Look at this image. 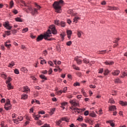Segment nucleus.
Masks as SVG:
<instances>
[{"label":"nucleus","mask_w":127,"mask_h":127,"mask_svg":"<svg viewBox=\"0 0 127 127\" xmlns=\"http://www.w3.org/2000/svg\"><path fill=\"white\" fill-rule=\"evenodd\" d=\"M61 120L62 122L64 121V122H66V123L69 122V119H68V118L67 117H63L61 118Z\"/></svg>","instance_id":"5701e85b"},{"label":"nucleus","mask_w":127,"mask_h":127,"mask_svg":"<svg viewBox=\"0 0 127 127\" xmlns=\"http://www.w3.org/2000/svg\"><path fill=\"white\" fill-rule=\"evenodd\" d=\"M61 123H62V121L61 120V119L56 121V124L57 126H60V124H61Z\"/></svg>","instance_id":"c9c22d12"},{"label":"nucleus","mask_w":127,"mask_h":127,"mask_svg":"<svg viewBox=\"0 0 127 127\" xmlns=\"http://www.w3.org/2000/svg\"><path fill=\"white\" fill-rule=\"evenodd\" d=\"M60 37H61V38L62 39V41H63V40H64V37H65V33H63L60 34Z\"/></svg>","instance_id":"7c9ffc66"},{"label":"nucleus","mask_w":127,"mask_h":127,"mask_svg":"<svg viewBox=\"0 0 127 127\" xmlns=\"http://www.w3.org/2000/svg\"><path fill=\"white\" fill-rule=\"evenodd\" d=\"M0 49L1 50H5V48L4 47V45H1V46H0Z\"/></svg>","instance_id":"e2e57ef3"},{"label":"nucleus","mask_w":127,"mask_h":127,"mask_svg":"<svg viewBox=\"0 0 127 127\" xmlns=\"http://www.w3.org/2000/svg\"><path fill=\"white\" fill-rule=\"evenodd\" d=\"M120 73H121V71L120 70H116L112 71L111 74L114 76H118L120 74Z\"/></svg>","instance_id":"4468645a"},{"label":"nucleus","mask_w":127,"mask_h":127,"mask_svg":"<svg viewBox=\"0 0 127 127\" xmlns=\"http://www.w3.org/2000/svg\"><path fill=\"white\" fill-rule=\"evenodd\" d=\"M120 40L121 39H120V38H116L115 39V41L114 42V43H118V42H119V41H120Z\"/></svg>","instance_id":"13d9d810"},{"label":"nucleus","mask_w":127,"mask_h":127,"mask_svg":"<svg viewBox=\"0 0 127 127\" xmlns=\"http://www.w3.org/2000/svg\"><path fill=\"white\" fill-rule=\"evenodd\" d=\"M83 62L85 64H89V63H90V61L87 59H84L83 60Z\"/></svg>","instance_id":"cd10ccee"},{"label":"nucleus","mask_w":127,"mask_h":127,"mask_svg":"<svg viewBox=\"0 0 127 127\" xmlns=\"http://www.w3.org/2000/svg\"><path fill=\"white\" fill-rule=\"evenodd\" d=\"M84 116H88L89 115V111H86L84 113Z\"/></svg>","instance_id":"69168bd1"},{"label":"nucleus","mask_w":127,"mask_h":127,"mask_svg":"<svg viewBox=\"0 0 127 127\" xmlns=\"http://www.w3.org/2000/svg\"><path fill=\"white\" fill-rule=\"evenodd\" d=\"M70 109L72 111H75V113H78V114L80 113V109L76 107H74V106H72L70 108Z\"/></svg>","instance_id":"f8f14e48"},{"label":"nucleus","mask_w":127,"mask_h":127,"mask_svg":"<svg viewBox=\"0 0 127 127\" xmlns=\"http://www.w3.org/2000/svg\"><path fill=\"white\" fill-rule=\"evenodd\" d=\"M109 73H110V71L109 70V69H106L105 70V72H104L105 76L108 75Z\"/></svg>","instance_id":"a18cd8bd"},{"label":"nucleus","mask_w":127,"mask_h":127,"mask_svg":"<svg viewBox=\"0 0 127 127\" xmlns=\"http://www.w3.org/2000/svg\"><path fill=\"white\" fill-rule=\"evenodd\" d=\"M47 63V62L45 61V60H41L40 64L42 65H43L44 64H46Z\"/></svg>","instance_id":"79ce46f5"},{"label":"nucleus","mask_w":127,"mask_h":127,"mask_svg":"<svg viewBox=\"0 0 127 127\" xmlns=\"http://www.w3.org/2000/svg\"><path fill=\"white\" fill-rule=\"evenodd\" d=\"M7 43H10V40H8L6 42L4 43V46L6 47L8 49H9L11 47V44H7Z\"/></svg>","instance_id":"1a4fd4ad"},{"label":"nucleus","mask_w":127,"mask_h":127,"mask_svg":"<svg viewBox=\"0 0 127 127\" xmlns=\"http://www.w3.org/2000/svg\"><path fill=\"white\" fill-rule=\"evenodd\" d=\"M33 117L34 118L35 121H38V119L40 118V115H36L35 114H33Z\"/></svg>","instance_id":"4be33fe9"},{"label":"nucleus","mask_w":127,"mask_h":127,"mask_svg":"<svg viewBox=\"0 0 127 127\" xmlns=\"http://www.w3.org/2000/svg\"><path fill=\"white\" fill-rule=\"evenodd\" d=\"M67 87H64L63 88V93H66L67 92Z\"/></svg>","instance_id":"6e6d98bb"},{"label":"nucleus","mask_w":127,"mask_h":127,"mask_svg":"<svg viewBox=\"0 0 127 127\" xmlns=\"http://www.w3.org/2000/svg\"><path fill=\"white\" fill-rule=\"evenodd\" d=\"M21 71L24 73H27L28 72V69H27L26 67L23 66L21 68Z\"/></svg>","instance_id":"a211bd4d"},{"label":"nucleus","mask_w":127,"mask_h":127,"mask_svg":"<svg viewBox=\"0 0 127 127\" xmlns=\"http://www.w3.org/2000/svg\"><path fill=\"white\" fill-rule=\"evenodd\" d=\"M78 19H80V18L78 17H74V18L73 19V22H75V23H77Z\"/></svg>","instance_id":"a19ab883"},{"label":"nucleus","mask_w":127,"mask_h":127,"mask_svg":"<svg viewBox=\"0 0 127 127\" xmlns=\"http://www.w3.org/2000/svg\"><path fill=\"white\" fill-rule=\"evenodd\" d=\"M3 26L8 30H10V29L12 28V26H10V25L9 24V22L8 21L4 22V23L3 24Z\"/></svg>","instance_id":"39448f33"},{"label":"nucleus","mask_w":127,"mask_h":127,"mask_svg":"<svg viewBox=\"0 0 127 127\" xmlns=\"http://www.w3.org/2000/svg\"><path fill=\"white\" fill-rule=\"evenodd\" d=\"M100 53L98 52V54H105L107 52L106 50H102L99 52Z\"/></svg>","instance_id":"c03bdc74"},{"label":"nucleus","mask_w":127,"mask_h":127,"mask_svg":"<svg viewBox=\"0 0 127 127\" xmlns=\"http://www.w3.org/2000/svg\"><path fill=\"white\" fill-rule=\"evenodd\" d=\"M14 72L15 73V74L18 75V74H19V70L16 68L14 70Z\"/></svg>","instance_id":"3c124183"},{"label":"nucleus","mask_w":127,"mask_h":127,"mask_svg":"<svg viewBox=\"0 0 127 127\" xmlns=\"http://www.w3.org/2000/svg\"><path fill=\"white\" fill-rule=\"evenodd\" d=\"M23 120V118L21 116H18L17 119H13L14 124L17 125L19 124V122H21Z\"/></svg>","instance_id":"423d86ee"},{"label":"nucleus","mask_w":127,"mask_h":127,"mask_svg":"<svg viewBox=\"0 0 127 127\" xmlns=\"http://www.w3.org/2000/svg\"><path fill=\"white\" fill-rule=\"evenodd\" d=\"M38 10V9L34 8V12L33 11L31 12V14H32V15H34V14H35V13H37Z\"/></svg>","instance_id":"c756f323"},{"label":"nucleus","mask_w":127,"mask_h":127,"mask_svg":"<svg viewBox=\"0 0 127 127\" xmlns=\"http://www.w3.org/2000/svg\"><path fill=\"white\" fill-rule=\"evenodd\" d=\"M90 117H91L92 118H96V114H95V112H92L89 114Z\"/></svg>","instance_id":"4c0bfd02"},{"label":"nucleus","mask_w":127,"mask_h":127,"mask_svg":"<svg viewBox=\"0 0 127 127\" xmlns=\"http://www.w3.org/2000/svg\"><path fill=\"white\" fill-rule=\"evenodd\" d=\"M122 76H121L122 78H125V77H126V76H127V71L126 70L125 71H124L123 74H122Z\"/></svg>","instance_id":"58836bf2"},{"label":"nucleus","mask_w":127,"mask_h":127,"mask_svg":"<svg viewBox=\"0 0 127 127\" xmlns=\"http://www.w3.org/2000/svg\"><path fill=\"white\" fill-rule=\"evenodd\" d=\"M4 109L6 111L11 110V105L10 104V100L9 99H7L6 103L4 105Z\"/></svg>","instance_id":"7ed1b4c3"},{"label":"nucleus","mask_w":127,"mask_h":127,"mask_svg":"<svg viewBox=\"0 0 127 127\" xmlns=\"http://www.w3.org/2000/svg\"><path fill=\"white\" fill-rule=\"evenodd\" d=\"M82 31H77V36L79 38H80L81 36H82Z\"/></svg>","instance_id":"e433bc0d"},{"label":"nucleus","mask_w":127,"mask_h":127,"mask_svg":"<svg viewBox=\"0 0 127 127\" xmlns=\"http://www.w3.org/2000/svg\"><path fill=\"white\" fill-rule=\"evenodd\" d=\"M114 83H115V84H120L122 83V80H121V79L118 77L114 79Z\"/></svg>","instance_id":"f3484780"},{"label":"nucleus","mask_w":127,"mask_h":127,"mask_svg":"<svg viewBox=\"0 0 127 127\" xmlns=\"http://www.w3.org/2000/svg\"><path fill=\"white\" fill-rule=\"evenodd\" d=\"M61 25L62 27H65L66 26V23H65V22L62 21L61 22Z\"/></svg>","instance_id":"ea45409f"},{"label":"nucleus","mask_w":127,"mask_h":127,"mask_svg":"<svg viewBox=\"0 0 127 127\" xmlns=\"http://www.w3.org/2000/svg\"><path fill=\"white\" fill-rule=\"evenodd\" d=\"M1 76H2V78H4V79H5V80H6L7 75H6L5 74H2L1 75Z\"/></svg>","instance_id":"864d4df0"},{"label":"nucleus","mask_w":127,"mask_h":127,"mask_svg":"<svg viewBox=\"0 0 127 127\" xmlns=\"http://www.w3.org/2000/svg\"><path fill=\"white\" fill-rule=\"evenodd\" d=\"M66 33L67 35V38L68 39H71V35H72V31L70 30H67L66 31Z\"/></svg>","instance_id":"2eb2a0df"},{"label":"nucleus","mask_w":127,"mask_h":127,"mask_svg":"<svg viewBox=\"0 0 127 127\" xmlns=\"http://www.w3.org/2000/svg\"><path fill=\"white\" fill-rule=\"evenodd\" d=\"M104 64L105 65H109L110 66H111V65H114V63L113 61H106L105 62H104Z\"/></svg>","instance_id":"dca6fc26"},{"label":"nucleus","mask_w":127,"mask_h":127,"mask_svg":"<svg viewBox=\"0 0 127 127\" xmlns=\"http://www.w3.org/2000/svg\"><path fill=\"white\" fill-rule=\"evenodd\" d=\"M48 54V52H47V50H45L43 52V55L44 56H46Z\"/></svg>","instance_id":"de8ad7c7"},{"label":"nucleus","mask_w":127,"mask_h":127,"mask_svg":"<svg viewBox=\"0 0 127 127\" xmlns=\"http://www.w3.org/2000/svg\"><path fill=\"white\" fill-rule=\"evenodd\" d=\"M80 126L81 127H87V125L84 123L81 124Z\"/></svg>","instance_id":"774afa93"},{"label":"nucleus","mask_w":127,"mask_h":127,"mask_svg":"<svg viewBox=\"0 0 127 127\" xmlns=\"http://www.w3.org/2000/svg\"><path fill=\"white\" fill-rule=\"evenodd\" d=\"M40 78L41 79H42L43 80H47V77L45 76V75L42 74L39 76Z\"/></svg>","instance_id":"c85d7f7f"},{"label":"nucleus","mask_w":127,"mask_h":127,"mask_svg":"<svg viewBox=\"0 0 127 127\" xmlns=\"http://www.w3.org/2000/svg\"><path fill=\"white\" fill-rule=\"evenodd\" d=\"M23 92L24 93H28V92H30V89L27 86H24Z\"/></svg>","instance_id":"9b49d317"},{"label":"nucleus","mask_w":127,"mask_h":127,"mask_svg":"<svg viewBox=\"0 0 127 127\" xmlns=\"http://www.w3.org/2000/svg\"><path fill=\"white\" fill-rule=\"evenodd\" d=\"M12 79L10 76H8L7 77V80H6V84L10 83V82H11Z\"/></svg>","instance_id":"393cba45"},{"label":"nucleus","mask_w":127,"mask_h":127,"mask_svg":"<svg viewBox=\"0 0 127 127\" xmlns=\"http://www.w3.org/2000/svg\"><path fill=\"white\" fill-rule=\"evenodd\" d=\"M54 112H55V108H53L50 110V114L51 116H52L54 114Z\"/></svg>","instance_id":"72a5a7b5"},{"label":"nucleus","mask_w":127,"mask_h":127,"mask_svg":"<svg viewBox=\"0 0 127 127\" xmlns=\"http://www.w3.org/2000/svg\"><path fill=\"white\" fill-rule=\"evenodd\" d=\"M103 72H104V68H100V69H99V72H98V73L99 74H102V73H103Z\"/></svg>","instance_id":"bf43d9fd"},{"label":"nucleus","mask_w":127,"mask_h":127,"mask_svg":"<svg viewBox=\"0 0 127 127\" xmlns=\"http://www.w3.org/2000/svg\"><path fill=\"white\" fill-rule=\"evenodd\" d=\"M12 12H13V13H14V14H17V13H18V12L17 11V10H16V9H14V10H13Z\"/></svg>","instance_id":"0e129e2a"},{"label":"nucleus","mask_w":127,"mask_h":127,"mask_svg":"<svg viewBox=\"0 0 127 127\" xmlns=\"http://www.w3.org/2000/svg\"><path fill=\"white\" fill-rule=\"evenodd\" d=\"M7 85V87L8 90H12L13 89V86L11 85V83H6Z\"/></svg>","instance_id":"6ab92c4d"},{"label":"nucleus","mask_w":127,"mask_h":127,"mask_svg":"<svg viewBox=\"0 0 127 127\" xmlns=\"http://www.w3.org/2000/svg\"><path fill=\"white\" fill-rule=\"evenodd\" d=\"M37 124L38 126H41V125H43V122L41 120H39L37 122Z\"/></svg>","instance_id":"49530a36"},{"label":"nucleus","mask_w":127,"mask_h":127,"mask_svg":"<svg viewBox=\"0 0 127 127\" xmlns=\"http://www.w3.org/2000/svg\"><path fill=\"white\" fill-rule=\"evenodd\" d=\"M72 67L75 69V70H77V71H80V68L77 66H76V65H72Z\"/></svg>","instance_id":"473e14b6"},{"label":"nucleus","mask_w":127,"mask_h":127,"mask_svg":"<svg viewBox=\"0 0 127 127\" xmlns=\"http://www.w3.org/2000/svg\"><path fill=\"white\" fill-rule=\"evenodd\" d=\"M74 60L76 62L77 64H78V65H80L82 63V60L77 58H74Z\"/></svg>","instance_id":"aec40b11"},{"label":"nucleus","mask_w":127,"mask_h":127,"mask_svg":"<svg viewBox=\"0 0 127 127\" xmlns=\"http://www.w3.org/2000/svg\"><path fill=\"white\" fill-rule=\"evenodd\" d=\"M109 110L110 112H115L117 111V107L115 105H110L109 107Z\"/></svg>","instance_id":"6e6552de"},{"label":"nucleus","mask_w":127,"mask_h":127,"mask_svg":"<svg viewBox=\"0 0 127 127\" xmlns=\"http://www.w3.org/2000/svg\"><path fill=\"white\" fill-rule=\"evenodd\" d=\"M15 20L18 22H22V19H21V18L20 17H17L15 18Z\"/></svg>","instance_id":"2f4dec72"},{"label":"nucleus","mask_w":127,"mask_h":127,"mask_svg":"<svg viewBox=\"0 0 127 127\" xmlns=\"http://www.w3.org/2000/svg\"><path fill=\"white\" fill-rule=\"evenodd\" d=\"M27 8L30 10V11H33V9H32V7L30 6H26Z\"/></svg>","instance_id":"603ef678"},{"label":"nucleus","mask_w":127,"mask_h":127,"mask_svg":"<svg viewBox=\"0 0 127 127\" xmlns=\"http://www.w3.org/2000/svg\"><path fill=\"white\" fill-rule=\"evenodd\" d=\"M62 93H63V91L61 90L57 91V95H61L62 94Z\"/></svg>","instance_id":"052dcab7"},{"label":"nucleus","mask_w":127,"mask_h":127,"mask_svg":"<svg viewBox=\"0 0 127 127\" xmlns=\"http://www.w3.org/2000/svg\"><path fill=\"white\" fill-rule=\"evenodd\" d=\"M14 5V3H13V0H11L9 2V8H12Z\"/></svg>","instance_id":"bb28decb"},{"label":"nucleus","mask_w":127,"mask_h":127,"mask_svg":"<svg viewBox=\"0 0 127 127\" xmlns=\"http://www.w3.org/2000/svg\"><path fill=\"white\" fill-rule=\"evenodd\" d=\"M67 46H70V45L72 44V42L71 41H69L66 43Z\"/></svg>","instance_id":"4d7b16f0"},{"label":"nucleus","mask_w":127,"mask_h":127,"mask_svg":"<svg viewBox=\"0 0 127 127\" xmlns=\"http://www.w3.org/2000/svg\"><path fill=\"white\" fill-rule=\"evenodd\" d=\"M52 72H53V70H52V68H50V69L49 70L48 73H49V75H51V74H52Z\"/></svg>","instance_id":"680f3d73"},{"label":"nucleus","mask_w":127,"mask_h":127,"mask_svg":"<svg viewBox=\"0 0 127 127\" xmlns=\"http://www.w3.org/2000/svg\"><path fill=\"white\" fill-rule=\"evenodd\" d=\"M108 103H110L111 105H113V104H115L116 102H115V100L113 98H111L108 101Z\"/></svg>","instance_id":"a878e982"},{"label":"nucleus","mask_w":127,"mask_h":127,"mask_svg":"<svg viewBox=\"0 0 127 127\" xmlns=\"http://www.w3.org/2000/svg\"><path fill=\"white\" fill-rule=\"evenodd\" d=\"M81 93H82V94H83V96H84V97H87V94L85 92V90L84 89V88L81 89Z\"/></svg>","instance_id":"f704fd0d"},{"label":"nucleus","mask_w":127,"mask_h":127,"mask_svg":"<svg viewBox=\"0 0 127 127\" xmlns=\"http://www.w3.org/2000/svg\"><path fill=\"white\" fill-rule=\"evenodd\" d=\"M69 103L73 106V107H79V103L76 102V101L75 100H70Z\"/></svg>","instance_id":"0eeeda50"},{"label":"nucleus","mask_w":127,"mask_h":127,"mask_svg":"<svg viewBox=\"0 0 127 127\" xmlns=\"http://www.w3.org/2000/svg\"><path fill=\"white\" fill-rule=\"evenodd\" d=\"M64 3L63 0H60L59 1H55L53 4V6L55 9V12L57 13H61L62 12V9H61V4Z\"/></svg>","instance_id":"f03ea898"},{"label":"nucleus","mask_w":127,"mask_h":127,"mask_svg":"<svg viewBox=\"0 0 127 127\" xmlns=\"http://www.w3.org/2000/svg\"><path fill=\"white\" fill-rule=\"evenodd\" d=\"M4 33L7 35L8 36L10 35L11 33H10V31H5L4 32Z\"/></svg>","instance_id":"8fccbe9b"},{"label":"nucleus","mask_w":127,"mask_h":127,"mask_svg":"<svg viewBox=\"0 0 127 127\" xmlns=\"http://www.w3.org/2000/svg\"><path fill=\"white\" fill-rule=\"evenodd\" d=\"M28 97V95H27V94H23L21 95V100H26V99H27Z\"/></svg>","instance_id":"412c9836"},{"label":"nucleus","mask_w":127,"mask_h":127,"mask_svg":"<svg viewBox=\"0 0 127 127\" xmlns=\"http://www.w3.org/2000/svg\"><path fill=\"white\" fill-rule=\"evenodd\" d=\"M74 87H77V86H80V83L77 82L73 84Z\"/></svg>","instance_id":"5fc2aeb1"},{"label":"nucleus","mask_w":127,"mask_h":127,"mask_svg":"<svg viewBox=\"0 0 127 127\" xmlns=\"http://www.w3.org/2000/svg\"><path fill=\"white\" fill-rule=\"evenodd\" d=\"M34 88L36 89V90H41V87L40 86H35Z\"/></svg>","instance_id":"338daca9"},{"label":"nucleus","mask_w":127,"mask_h":127,"mask_svg":"<svg viewBox=\"0 0 127 127\" xmlns=\"http://www.w3.org/2000/svg\"><path fill=\"white\" fill-rule=\"evenodd\" d=\"M50 34H51V31H50V29H49L44 34H41L39 35L37 38L36 41H37V42H39V41H41V40H43V38L44 39H45V40H48V41H51V40H56V39L54 38H48L49 37H50L51 36Z\"/></svg>","instance_id":"f257e3e1"},{"label":"nucleus","mask_w":127,"mask_h":127,"mask_svg":"<svg viewBox=\"0 0 127 127\" xmlns=\"http://www.w3.org/2000/svg\"><path fill=\"white\" fill-rule=\"evenodd\" d=\"M49 28L51 29V33H53V34H57V31L56 30V28H55V25H50Z\"/></svg>","instance_id":"20e7f679"},{"label":"nucleus","mask_w":127,"mask_h":127,"mask_svg":"<svg viewBox=\"0 0 127 127\" xmlns=\"http://www.w3.org/2000/svg\"><path fill=\"white\" fill-rule=\"evenodd\" d=\"M48 63L50 65V66H51L52 67H53V66H54V64H53V63L51 61H48Z\"/></svg>","instance_id":"09e8293b"},{"label":"nucleus","mask_w":127,"mask_h":127,"mask_svg":"<svg viewBox=\"0 0 127 127\" xmlns=\"http://www.w3.org/2000/svg\"><path fill=\"white\" fill-rule=\"evenodd\" d=\"M119 104L122 107H127V101L124 102L123 101H120Z\"/></svg>","instance_id":"ddd939ff"},{"label":"nucleus","mask_w":127,"mask_h":127,"mask_svg":"<svg viewBox=\"0 0 127 127\" xmlns=\"http://www.w3.org/2000/svg\"><path fill=\"white\" fill-rule=\"evenodd\" d=\"M108 8L107 10H118V9H120L119 7L112 6H108Z\"/></svg>","instance_id":"9d476101"},{"label":"nucleus","mask_w":127,"mask_h":127,"mask_svg":"<svg viewBox=\"0 0 127 127\" xmlns=\"http://www.w3.org/2000/svg\"><path fill=\"white\" fill-rule=\"evenodd\" d=\"M15 65V63H14V62H11L9 64L8 67H9V68H12V67H13V66H14Z\"/></svg>","instance_id":"b1692460"},{"label":"nucleus","mask_w":127,"mask_h":127,"mask_svg":"<svg viewBox=\"0 0 127 127\" xmlns=\"http://www.w3.org/2000/svg\"><path fill=\"white\" fill-rule=\"evenodd\" d=\"M28 31V28H25L22 29V33H25V32H27Z\"/></svg>","instance_id":"37998d69"}]
</instances>
